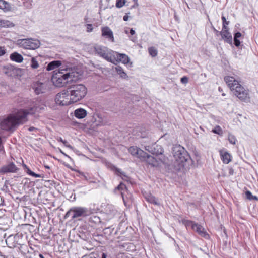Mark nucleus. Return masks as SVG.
I'll use <instances>...</instances> for the list:
<instances>
[{"mask_svg": "<svg viewBox=\"0 0 258 258\" xmlns=\"http://www.w3.org/2000/svg\"><path fill=\"white\" fill-rule=\"evenodd\" d=\"M39 256L40 258H45L44 256L41 254H40Z\"/></svg>", "mask_w": 258, "mask_h": 258, "instance_id": "52", "label": "nucleus"}, {"mask_svg": "<svg viewBox=\"0 0 258 258\" xmlns=\"http://www.w3.org/2000/svg\"><path fill=\"white\" fill-rule=\"evenodd\" d=\"M57 140L58 142H60L62 143H63V142L66 141V140H63L61 137L58 138Z\"/></svg>", "mask_w": 258, "mask_h": 258, "instance_id": "48", "label": "nucleus"}, {"mask_svg": "<svg viewBox=\"0 0 258 258\" xmlns=\"http://www.w3.org/2000/svg\"><path fill=\"white\" fill-rule=\"evenodd\" d=\"M146 200L152 204H153L156 205H159L160 203L158 202V199L154 196L149 195L146 197Z\"/></svg>", "mask_w": 258, "mask_h": 258, "instance_id": "25", "label": "nucleus"}, {"mask_svg": "<svg viewBox=\"0 0 258 258\" xmlns=\"http://www.w3.org/2000/svg\"><path fill=\"white\" fill-rule=\"evenodd\" d=\"M101 258H107V255L105 253H103Z\"/></svg>", "mask_w": 258, "mask_h": 258, "instance_id": "50", "label": "nucleus"}, {"mask_svg": "<svg viewBox=\"0 0 258 258\" xmlns=\"http://www.w3.org/2000/svg\"><path fill=\"white\" fill-rule=\"evenodd\" d=\"M61 64V62L59 60H55L50 62L47 66L46 69L48 71L54 70Z\"/></svg>", "mask_w": 258, "mask_h": 258, "instance_id": "24", "label": "nucleus"}, {"mask_svg": "<svg viewBox=\"0 0 258 258\" xmlns=\"http://www.w3.org/2000/svg\"><path fill=\"white\" fill-rule=\"evenodd\" d=\"M123 20L124 21H127L128 20V16L127 15V14H126L125 15H124L123 16Z\"/></svg>", "mask_w": 258, "mask_h": 258, "instance_id": "46", "label": "nucleus"}, {"mask_svg": "<svg viewBox=\"0 0 258 258\" xmlns=\"http://www.w3.org/2000/svg\"><path fill=\"white\" fill-rule=\"evenodd\" d=\"M58 76H54L52 80L55 86L60 87L63 86L69 82L73 80L72 75L70 73L58 75Z\"/></svg>", "mask_w": 258, "mask_h": 258, "instance_id": "9", "label": "nucleus"}, {"mask_svg": "<svg viewBox=\"0 0 258 258\" xmlns=\"http://www.w3.org/2000/svg\"><path fill=\"white\" fill-rule=\"evenodd\" d=\"M86 27H87V31L88 32H91L92 31L93 28L92 25L91 24H87Z\"/></svg>", "mask_w": 258, "mask_h": 258, "instance_id": "38", "label": "nucleus"}, {"mask_svg": "<svg viewBox=\"0 0 258 258\" xmlns=\"http://www.w3.org/2000/svg\"><path fill=\"white\" fill-rule=\"evenodd\" d=\"M221 159L224 163L228 164L231 161V155L228 152H220Z\"/></svg>", "mask_w": 258, "mask_h": 258, "instance_id": "22", "label": "nucleus"}, {"mask_svg": "<svg viewBox=\"0 0 258 258\" xmlns=\"http://www.w3.org/2000/svg\"><path fill=\"white\" fill-rule=\"evenodd\" d=\"M128 151L133 156H136L140 159L146 155V152L137 146L130 147L128 149Z\"/></svg>", "mask_w": 258, "mask_h": 258, "instance_id": "14", "label": "nucleus"}, {"mask_svg": "<svg viewBox=\"0 0 258 258\" xmlns=\"http://www.w3.org/2000/svg\"><path fill=\"white\" fill-rule=\"evenodd\" d=\"M2 72L8 76L14 77L17 74V69L11 64H7L3 67Z\"/></svg>", "mask_w": 258, "mask_h": 258, "instance_id": "15", "label": "nucleus"}, {"mask_svg": "<svg viewBox=\"0 0 258 258\" xmlns=\"http://www.w3.org/2000/svg\"><path fill=\"white\" fill-rule=\"evenodd\" d=\"M188 78L186 76H184L181 79V82L183 84H186L188 83Z\"/></svg>", "mask_w": 258, "mask_h": 258, "instance_id": "39", "label": "nucleus"}, {"mask_svg": "<svg viewBox=\"0 0 258 258\" xmlns=\"http://www.w3.org/2000/svg\"><path fill=\"white\" fill-rule=\"evenodd\" d=\"M172 153L175 160L173 165L174 171H179L184 168L185 163L190 159V155L185 148L180 145L174 146Z\"/></svg>", "mask_w": 258, "mask_h": 258, "instance_id": "3", "label": "nucleus"}, {"mask_svg": "<svg viewBox=\"0 0 258 258\" xmlns=\"http://www.w3.org/2000/svg\"><path fill=\"white\" fill-rule=\"evenodd\" d=\"M45 167L46 168H47V169H49V168H50V167H49L48 166H47V165H45Z\"/></svg>", "mask_w": 258, "mask_h": 258, "instance_id": "53", "label": "nucleus"}, {"mask_svg": "<svg viewBox=\"0 0 258 258\" xmlns=\"http://www.w3.org/2000/svg\"><path fill=\"white\" fill-rule=\"evenodd\" d=\"M87 114V111L83 108H78L74 111V116L78 119L85 118Z\"/></svg>", "mask_w": 258, "mask_h": 258, "instance_id": "20", "label": "nucleus"}, {"mask_svg": "<svg viewBox=\"0 0 258 258\" xmlns=\"http://www.w3.org/2000/svg\"><path fill=\"white\" fill-rule=\"evenodd\" d=\"M228 139L229 142L231 144H233V145L235 144L236 141V139L234 135H233L232 134H229Z\"/></svg>", "mask_w": 258, "mask_h": 258, "instance_id": "34", "label": "nucleus"}, {"mask_svg": "<svg viewBox=\"0 0 258 258\" xmlns=\"http://www.w3.org/2000/svg\"><path fill=\"white\" fill-rule=\"evenodd\" d=\"M88 215L87 208L82 207H73L66 213L64 218L71 217L72 219H75L80 217H86Z\"/></svg>", "mask_w": 258, "mask_h": 258, "instance_id": "5", "label": "nucleus"}, {"mask_svg": "<svg viewBox=\"0 0 258 258\" xmlns=\"http://www.w3.org/2000/svg\"><path fill=\"white\" fill-rule=\"evenodd\" d=\"M68 89L73 103L82 99L87 92L86 87L83 84L72 85Z\"/></svg>", "mask_w": 258, "mask_h": 258, "instance_id": "4", "label": "nucleus"}, {"mask_svg": "<svg viewBox=\"0 0 258 258\" xmlns=\"http://www.w3.org/2000/svg\"><path fill=\"white\" fill-rule=\"evenodd\" d=\"M63 144H64V145L66 147L69 148L70 149L72 148V147L71 146V145H70L67 141L63 142Z\"/></svg>", "mask_w": 258, "mask_h": 258, "instance_id": "44", "label": "nucleus"}, {"mask_svg": "<svg viewBox=\"0 0 258 258\" xmlns=\"http://www.w3.org/2000/svg\"><path fill=\"white\" fill-rule=\"evenodd\" d=\"M61 152L62 153V154H64L65 155H66L64 153H63L62 151H61Z\"/></svg>", "mask_w": 258, "mask_h": 258, "instance_id": "55", "label": "nucleus"}, {"mask_svg": "<svg viewBox=\"0 0 258 258\" xmlns=\"http://www.w3.org/2000/svg\"><path fill=\"white\" fill-rule=\"evenodd\" d=\"M212 132L220 136H221L223 134V131L221 127L219 125H217L215 128L212 130Z\"/></svg>", "mask_w": 258, "mask_h": 258, "instance_id": "32", "label": "nucleus"}, {"mask_svg": "<svg viewBox=\"0 0 258 258\" xmlns=\"http://www.w3.org/2000/svg\"><path fill=\"white\" fill-rule=\"evenodd\" d=\"M131 40L132 41H135V40H134L133 38L131 39Z\"/></svg>", "mask_w": 258, "mask_h": 258, "instance_id": "54", "label": "nucleus"}, {"mask_svg": "<svg viewBox=\"0 0 258 258\" xmlns=\"http://www.w3.org/2000/svg\"><path fill=\"white\" fill-rule=\"evenodd\" d=\"M94 49L96 54L108 62H114L116 60L113 56V51L106 47L96 45L94 47Z\"/></svg>", "mask_w": 258, "mask_h": 258, "instance_id": "6", "label": "nucleus"}, {"mask_svg": "<svg viewBox=\"0 0 258 258\" xmlns=\"http://www.w3.org/2000/svg\"><path fill=\"white\" fill-rule=\"evenodd\" d=\"M89 222L95 224H98L101 222V220L99 217L92 215L89 218Z\"/></svg>", "mask_w": 258, "mask_h": 258, "instance_id": "30", "label": "nucleus"}, {"mask_svg": "<svg viewBox=\"0 0 258 258\" xmlns=\"http://www.w3.org/2000/svg\"><path fill=\"white\" fill-rule=\"evenodd\" d=\"M245 195L247 199L249 200H258V198L256 196H253L250 191H247L245 192Z\"/></svg>", "mask_w": 258, "mask_h": 258, "instance_id": "31", "label": "nucleus"}, {"mask_svg": "<svg viewBox=\"0 0 258 258\" xmlns=\"http://www.w3.org/2000/svg\"><path fill=\"white\" fill-rule=\"evenodd\" d=\"M31 68L33 69H36L39 67V64L35 57H32L31 58Z\"/></svg>", "mask_w": 258, "mask_h": 258, "instance_id": "29", "label": "nucleus"}, {"mask_svg": "<svg viewBox=\"0 0 258 258\" xmlns=\"http://www.w3.org/2000/svg\"><path fill=\"white\" fill-rule=\"evenodd\" d=\"M55 101L57 104L61 106H67L73 103L68 89L63 90L57 93Z\"/></svg>", "mask_w": 258, "mask_h": 258, "instance_id": "8", "label": "nucleus"}, {"mask_svg": "<svg viewBox=\"0 0 258 258\" xmlns=\"http://www.w3.org/2000/svg\"><path fill=\"white\" fill-rule=\"evenodd\" d=\"M221 19H222L223 25H228L229 24V22L226 21V18L224 16H222Z\"/></svg>", "mask_w": 258, "mask_h": 258, "instance_id": "40", "label": "nucleus"}, {"mask_svg": "<svg viewBox=\"0 0 258 258\" xmlns=\"http://www.w3.org/2000/svg\"><path fill=\"white\" fill-rule=\"evenodd\" d=\"M124 188H125V186L124 184H122V183H120L117 187L116 188L118 189V190H120V189H123Z\"/></svg>", "mask_w": 258, "mask_h": 258, "instance_id": "43", "label": "nucleus"}, {"mask_svg": "<svg viewBox=\"0 0 258 258\" xmlns=\"http://www.w3.org/2000/svg\"><path fill=\"white\" fill-rule=\"evenodd\" d=\"M114 168H115V171L117 174H120V175H124V173L122 172L120 169L117 168L116 167H115Z\"/></svg>", "mask_w": 258, "mask_h": 258, "instance_id": "41", "label": "nucleus"}, {"mask_svg": "<svg viewBox=\"0 0 258 258\" xmlns=\"http://www.w3.org/2000/svg\"><path fill=\"white\" fill-rule=\"evenodd\" d=\"M141 160L145 161L148 164L152 167H158L163 162L162 159L159 158L157 156L155 157L148 155L147 153L145 157Z\"/></svg>", "mask_w": 258, "mask_h": 258, "instance_id": "11", "label": "nucleus"}, {"mask_svg": "<svg viewBox=\"0 0 258 258\" xmlns=\"http://www.w3.org/2000/svg\"><path fill=\"white\" fill-rule=\"evenodd\" d=\"M125 0H117L116 3V7L120 8L124 6L125 4Z\"/></svg>", "mask_w": 258, "mask_h": 258, "instance_id": "36", "label": "nucleus"}, {"mask_svg": "<svg viewBox=\"0 0 258 258\" xmlns=\"http://www.w3.org/2000/svg\"><path fill=\"white\" fill-rule=\"evenodd\" d=\"M192 229L196 232L200 236L206 239H208L209 238V234L207 233L204 228L201 225L196 223L195 225H194V227Z\"/></svg>", "mask_w": 258, "mask_h": 258, "instance_id": "16", "label": "nucleus"}, {"mask_svg": "<svg viewBox=\"0 0 258 258\" xmlns=\"http://www.w3.org/2000/svg\"><path fill=\"white\" fill-rule=\"evenodd\" d=\"M35 110L31 108L29 110L21 109L14 115H10L6 117L0 118V127L6 131L15 130L19 124L24 123L27 121V115L33 114Z\"/></svg>", "mask_w": 258, "mask_h": 258, "instance_id": "1", "label": "nucleus"}, {"mask_svg": "<svg viewBox=\"0 0 258 258\" xmlns=\"http://www.w3.org/2000/svg\"><path fill=\"white\" fill-rule=\"evenodd\" d=\"M113 56L116 59L114 62H111L114 64L119 62H121L124 64H127L129 62L130 59L128 56L125 54L118 53L113 51Z\"/></svg>", "mask_w": 258, "mask_h": 258, "instance_id": "13", "label": "nucleus"}, {"mask_svg": "<svg viewBox=\"0 0 258 258\" xmlns=\"http://www.w3.org/2000/svg\"><path fill=\"white\" fill-rule=\"evenodd\" d=\"M11 26V23L8 21L6 20H0V27H10Z\"/></svg>", "mask_w": 258, "mask_h": 258, "instance_id": "35", "label": "nucleus"}, {"mask_svg": "<svg viewBox=\"0 0 258 258\" xmlns=\"http://www.w3.org/2000/svg\"><path fill=\"white\" fill-rule=\"evenodd\" d=\"M10 58L11 60L17 63H21L23 60V56L17 52H14L11 54Z\"/></svg>", "mask_w": 258, "mask_h": 258, "instance_id": "21", "label": "nucleus"}, {"mask_svg": "<svg viewBox=\"0 0 258 258\" xmlns=\"http://www.w3.org/2000/svg\"><path fill=\"white\" fill-rule=\"evenodd\" d=\"M148 50L150 54L152 56L155 57L157 55V50L154 47H150Z\"/></svg>", "mask_w": 258, "mask_h": 258, "instance_id": "33", "label": "nucleus"}, {"mask_svg": "<svg viewBox=\"0 0 258 258\" xmlns=\"http://www.w3.org/2000/svg\"><path fill=\"white\" fill-rule=\"evenodd\" d=\"M222 38L227 43L232 44L233 42L232 36L229 30L220 32Z\"/></svg>", "mask_w": 258, "mask_h": 258, "instance_id": "19", "label": "nucleus"}, {"mask_svg": "<svg viewBox=\"0 0 258 258\" xmlns=\"http://www.w3.org/2000/svg\"><path fill=\"white\" fill-rule=\"evenodd\" d=\"M213 30L214 31L216 32L217 33H220V32H219L218 31H217L214 27H213Z\"/></svg>", "mask_w": 258, "mask_h": 258, "instance_id": "51", "label": "nucleus"}, {"mask_svg": "<svg viewBox=\"0 0 258 258\" xmlns=\"http://www.w3.org/2000/svg\"><path fill=\"white\" fill-rule=\"evenodd\" d=\"M31 86L36 95L45 93L49 89L47 83L39 81L33 82Z\"/></svg>", "mask_w": 258, "mask_h": 258, "instance_id": "10", "label": "nucleus"}, {"mask_svg": "<svg viewBox=\"0 0 258 258\" xmlns=\"http://www.w3.org/2000/svg\"><path fill=\"white\" fill-rule=\"evenodd\" d=\"M85 20L86 22H87V19H86V18H85Z\"/></svg>", "mask_w": 258, "mask_h": 258, "instance_id": "56", "label": "nucleus"}, {"mask_svg": "<svg viewBox=\"0 0 258 258\" xmlns=\"http://www.w3.org/2000/svg\"><path fill=\"white\" fill-rule=\"evenodd\" d=\"M227 25H223L222 30L221 31H224L225 30H229L228 28L226 26Z\"/></svg>", "mask_w": 258, "mask_h": 258, "instance_id": "45", "label": "nucleus"}, {"mask_svg": "<svg viewBox=\"0 0 258 258\" xmlns=\"http://www.w3.org/2000/svg\"><path fill=\"white\" fill-rule=\"evenodd\" d=\"M145 149L152 154H156V155H161L163 152V148L158 145H153L152 146H148L145 147Z\"/></svg>", "mask_w": 258, "mask_h": 258, "instance_id": "17", "label": "nucleus"}, {"mask_svg": "<svg viewBox=\"0 0 258 258\" xmlns=\"http://www.w3.org/2000/svg\"><path fill=\"white\" fill-rule=\"evenodd\" d=\"M0 9L4 12H8L11 10L10 4L5 0H0Z\"/></svg>", "mask_w": 258, "mask_h": 258, "instance_id": "23", "label": "nucleus"}, {"mask_svg": "<svg viewBox=\"0 0 258 258\" xmlns=\"http://www.w3.org/2000/svg\"><path fill=\"white\" fill-rule=\"evenodd\" d=\"M224 81L233 93L241 101L248 102L250 100L249 90L242 86L234 77L225 76Z\"/></svg>", "mask_w": 258, "mask_h": 258, "instance_id": "2", "label": "nucleus"}, {"mask_svg": "<svg viewBox=\"0 0 258 258\" xmlns=\"http://www.w3.org/2000/svg\"><path fill=\"white\" fill-rule=\"evenodd\" d=\"M6 53L5 49L4 47H0V56L4 55Z\"/></svg>", "mask_w": 258, "mask_h": 258, "instance_id": "42", "label": "nucleus"}, {"mask_svg": "<svg viewBox=\"0 0 258 258\" xmlns=\"http://www.w3.org/2000/svg\"><path fill=\"white\" fill-rule=\"evenodd\" d=\"M102 35L110 40L112 42L114 41L113 34L112 30L108 27H104L101 29Z\"/></svg>", "mask_w": 258, "mask_h": 258, "instance_id": "18", "label": "nucleus"}, {"mask_svg": "<svg viewBox=\"0 0 258 258\" xmlns=\"http://www.w3.org/2000/svg\"><path fill=\"white\" fill-rule=\"evenodd\" d=\"M18 170L19 168L13 162H10L1 168L0 173H16Z\"/></svg>", "mask_w": 258, "mask_h": 258, "instance_id": "12", "label": "nucleus"}, {"mask_svg": "<svg viewBox=\"0 0 258 258\" xmlns=\"http://www.w3.org/2000/svg\"><path fill=\"white\" fill-rule=\"evenodd\" d=\"M130 34L132 35H134L135 34V31L133 29H131L130 30Z\"/></svg>", "mask_w": 258, "mask_h": 258, "instance_id": "49", "label": "nucleus"}, {"mask_svg": "<svg viewBox=\"0 0 258 258\" xmlns=\"http://www.w3.org/2000/svg\"><path fill=\"white\" fill-rule=\"evenodd\" d=\"M241 36V34L240 32H236L234 35V44L236 47H238L240 45V42L238 39V38H240Z\"/></svg>", "mask_w": 258, "mask_h": 258, "instance_id": "27", "label": "nucleus"}, {"mask_svg": "<svg viewBox=\"0 0 258 258\" xmlns=\"http://www.w3.org/2000/svg\"><path fill=\"white\" fill-rule=\"evenodd\" d=\"M196 223L190 220H186L185 221V225L186 226H190L192 229L194 227V225H195Z\"/></svg>", "mask_w": 258, "mask_h": 258, "instance_id": "37", "label": "nucleus"}, {"mask_svg": "<svg viewBox=\"0 0 258 258\" xmlns=\"http://www.w3.org/2000/svg\"><path fill=\"white\" fill-rule=\"evenodd\" d=\"M116 72L120 75V77L125 78L127 77L126 74L124 72L123 69L120 66H117L115 67Z\"/></svg>", "mask_w": 258, "mask_h": 258, "instance_id": "28", "label": "nucleus"}, {"mask_svg": "<svg viewBox=\"0 0 258 258\" xmlns=\"http://www.w3.org/2000/svg\"><path fill=\"white\" fill-rule=\"evenodd\" d=\"M17 44L24 49L34 50L38 48L41 43L37 39L28 38L18 40Z\"/></svg>", "mask_w": 258, "mask_h": 258, "instance_id": "7", "label": "nucleus"}, {"mask_svg": "<svg viewBox=\"0 0 258 258\" xmlns=\"http://www.w3.org/2000/svg\"><path fill=\"white\" fill-rule=\"evenodd\" d=\"M23 167L25 169H26V173L29 174V175H31L32 176H33L34 177H42V175L41 174H38L34 173V172L32 171L27 166L23 164Z\"/></svg>", "mask_w": 258, "mask_h": 258, "instance_id": "26", "label": "nucleus"}, {"mask_svg": "<svg viewBox=\"0 0 258 258\" xmlns=\"http://www.w3.org/2000/svg\"><path fill=\"white\" fill-rule=\"evenodd\" d=\"M29 131H30V132H32V131H36L37 129L34 127H30L29 128Z\"/></svg>", "mask_w": 258, "mask_h": 258, "instance_id": "47", "label": "nucleus"}]
</instances>
